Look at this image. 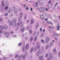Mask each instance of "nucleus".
<instances>
[{
  "label": "nucleus",
  "mask_w": 60,
  "mask_h": 60,
  "mask_svg": "<svg viewBox=\"0 0 60 60\" xmlns=\"http://www.w3.org/2000/svg\"><path fill=\"white\" fill-rule=\"evenodd\" d=\"M3 29H4V27L2 26H1L0 27V33L1 34H2L3 33V31H2V30H3Z\"/></svg>",
  "instance_id": "7ed1b4c3"
},
{
  "label": "nucleus",
  "mask_w": 60,
  "mask_h": 60,
  "mask_svg": "<svg viewBox=\"0 0 60 60\" xmlns=\"http://www.w3.org/2000/svg\"><path fill=\"white\" fill-rule=\"evenodd\" d=\"M25 27H23L22 28L21 30V32H22V33H23L25 31Z\"/></svg>",
  "instance_id": "9b49d317"
},
{
  "label": "nucleus",
  "mask_w": 60,
  "mask_h": 60,
  "mask_svg": "<svg viewBox=\"0 0 60 60\" xmlns=\"http://www.w3.org/2000/svg\"><path fill=\"white\" fill-rule=\"evenodd\" d=\"M38 4V2H36L35 4V7H38V4Z\"/></svg>",
  "instance_id": "393cba45"
},
{
  "label": "nucleus",
  "mask_w": 60,
  "mask_h": 60,
  "mask_svg": "<svg viewBox=\"0 0 60 60\" xmlns=\"http://www.w3.org/2000/svg\"><path fill=\"white\" fill-rule=\"evenodd\" d=\"M28 7H27V8H26L25 9L26 10H28Z\"/></svg>",
  "instance_id": "e2e57ef3"
},
{
  "label": "nucleus",
  "mask_w": 60,
  "mask_h": 60,
  "mask_svg": "<svg viewBox=\"0 0 60 60\" xmlns=\"http://www.w3.org/2000/svg\"><path fill=\"white\" fill-rule=\"evenodd\" d=\"M42 9V12H43V11H44V9Z\"/></svg>",
  "instance_id": "338daca9"
},
{
  "label": "nucleus",
  "mask_w": 60,
  "mask_h": 60,
  "mask_svg": "<svg viewBox=\"0 0 60 60\" xmlns=\"http://www.w3.org/2000/svg\"><path fill=\"white\" fill-rule=\"evenodd\" d=\"M9 56H12V54L11 53H10L9 54Z\"/></svg>",
  "instance_id": "052dcab7"
},
{
  "label": "nucleus",
  "mask_w": 60,
  "mask_h": 60,
  "mask_svg": "<svg viewBox=\"0 0 60 60\" xmlns=\"http://www.w3.org/2000/svg\"><path fill=\"white\" fill-rule=\"evenodd\" d=\"M8 15V13H6L4 14L5 16H7Z\"/></svg>",
  "instance_id": "bf43d9fd"
},
{
  "label": "nucleus",
  "mask_w": 60,
  "mask_h": 60,
  "mask_svg": "<svg viewBox=\"0 0 60 60\" xmlns=\"http://www.w3.org/2000/svg\"><path fill=\"white\" fill-rule=\"evenodd\" d=\"M43 14L44 15H45V16H48V15L46 12H43Z\"/></svg>",
  "instance_id": "a878e982"
},
{
  "label": "nucleus",
  "mask_w": 60,
  "mask_h": 60,
  "mask_svg": "<svg viewBox=\"0 0 60 60\" xmlns=\"http://www.w3.org/2000/svg\"><path fill=\"white\" fill-rule=\"evenodd\" d=\"M15 10V8L14 7H13L12 8V10L13 11H14Z\"/></svg>",
  "instance_id": "ea45409f"
},
{
  "label": "nucleus",
  "mask_w": 60,
  "mask_h": 60,
  "mask_svg": "<svg viewBox=\"0 0 60 60\" xmlns=\"http://www.w3.org/2000/svg\"><path fill=\"white\" fill-rule=\"evenodd\" d=\"M16 25H17V24L16 23H15L14 24L13 26H15Z\"/></svg>",
  "instance_id": "13d9d810"
},
{
  "label": "nucleus",
  "mask_w": 60,
  "mask_h": 60,
  "mask_svg": "<svg viewBox=\"0 0 60 60\" xmlns=\"http://www.w3.org/2000/svg\"><path fill=\"white\" fill-rule=\"evenodd\" d=\"M5 4L6 6H8L9 5V2L8 1H6L5 2Z\"/></svg>",
  "instance_id": "423d86ee"
},
{
  "label": "nucleus",
  "mask_w": 60,
  "mask_h": 60,
  "mask_svg": "<svg viewBox=\"0 0 60 60\" xmlns=\"http://www.w3.org/2000/svg\"><path fill=\"white\" fill-rule=\"evenodd\" d=\"M33 56L32 55H31L30 56V59H32L33 58Z\"/></svg>",
  "instance_id": "c03bdc74"
},
{
  "label": "nucleus",
  "mask_w": 60,
  "mask_h": 60,
  "mask_svg": "<svg viewBox=\"0 0 60 60\" xmlns=\"http://www.w3.org/2000/svg\"><path fill=\"white\" fill-rule=\"evenodd\" d=\"M12 21L10 22V25H12Z\"/></svg>",
  "instance_id": "a19ab883"
},
{
  "label": "nucleus",
  "mask_w": 60,
  "mask_h": 60,
  "mask_svg": "<svg viewBox=\"0 0 60 60\" xmlns=\"http://www.w3.org/2000/svg\"><path fill=\"white\" fill-rule=\"evenodd\" d=\"M60 26H59V23H58L56 26V28H58V29H59L60 28Z\"/></svg>",
  "instance_id": "aec40b11"
},
{
  "label": "nucleus",
  "mask_w": 60,
  "mask_h": 60,
  "mask_svg": "<svg viewBox=\"0 0 60 60\" xmlns=\"http://www.w3.org/2000/svg\"><path fill=\"white\" fill-rule=\"evenodd\" d=\"M27 17V16L26 15H25V16L24 17V19L25 20L26 19V18Z\"/></svg>",
  "instance_id": "72a5a7b5"
},
{
  "label": "nucleus",
  "mask_w": 60,
  "mask_h": 60,
  "mask_svg": "<svg viewBox=\"0 0 60 60\" xmlns=\"http://www.w3.org/2000/svg\"><path fill=\"white\" fill-rule=\"evenodd\" d=\"M24 25V23L22 22H18V23L17 24V26H20L21 27H22Z\"/></svg>",
  "instance_id": "f257e3e1"
},
{
  "label": "nucleus",
  "mask_w": 60,
  "mask_h": 60,
  "mask_svg": "<svg viewBox=\"0 0 60 60\" xmlns=\"http://www.w3.org/2000/svg\"><path fill=\"white\" fill-rule=\"evenodd\" d=\"M53 35L54 37H55V36H56V33H53Z\"/></svg>",
  "instance_id": "c9c22d12"
},
{
  "label": "nucleus",
  "mask_w": 60,
  "mask_h": 60,
  "mask_svg": "<svg viewBox=\"0 0 60 60\" xmlns=\"http://www.w3.org/2000/svg\"><path fill=\"white\" fill-rule=\"evenodd\" d=\"M50 40V37H47L45 40V43L46 44H47L49 42V41Z\"/></svg>",
  "instance_id": "f03ea898"
},
{
  "label": "nucleus",
  "mask_w": 60,
  "mask_h": 60,
  "mask_svg": "<svg viewBox=\"0 0 60 60\" xmlns=\"http://www.w3.org/2000/svg\"><path fill=\"white\" fill-rule=\"evenodd\" d=\"M18 10L17 9H16L15 11V13H17L18 11Z\"/></svg>",
  "instance_id": "bb28decb"
},
{
  "label": "nucleus",
  "mask_w": 60,
  "mask_h": 60,
  "mask_svg": "<svg viewBox=\"0 0 60 60\" xmlns=\"http://www.w3.org/2000/svg\"><path fill=\"white\" fill-rule=\"evenodd\" d=\"M34 51H36L37 50V49L36 47H34Z\"/></svg>",
  "instance_id": "58836bf2"
},
{
  "label": "nucleus",
  "mask_w": 60,
  "mask_h": 60,
  "mask_svg": "<svg viewBox=\"0 0 60 60\" xmlns=\"http://www.w3.org/2000/svg\"><path fill=\"white\" fill-rule=\"evenodd\" d=\"M16 35H14L12 37H16Z\"/></svg>",
  "instance_id": "680f3d73"
},
{
  "label": "nucleus",
  "mask_w": 60,
  "mask_h": 60,
  "mask_svg": "<svg viewBox=\"0 0 60 60\" xmlns=\"http://www.w3.org/2000/svg\"><path fill=\"white\" fill-rule=\"evenodd\" d=\"M30 34H31L33 33V30L32 29H30L29 31Z\"/></svg>",
  "instance_id": "6e6552de"
},
{
  "label": "nucleus",
  "mask_w": 60,
  "mask_h": 60,
  "mask_svg": "<svg viewBox=\"0 0 60 60\" xmlns=\"http://www.w3.org/2000/svg\"><path fill=\"white\" fill-rule=\"evenodd\" d=\"M5 36L6 37H9V34L8 33H6L5 34Z\"/></svg>",
  "instance_id": "cd10ccee"
},
{
  "label": "nucleus",
  "mask_w": 60,
  "mask_h": 60,
  "mask_svg": "<svg viewBox=\"0 0 60 60\" xmlns=\"http://www.w3.org/2000/svg\"><path fill=\"white\" fill-rule=\"evenodd\" d=\"M48 56V54L46 53L45 55V57H47Z\"/></svg>",
  "instance_id": "a18cd8bd"
},
{
  "label": "nucleus",
  "mask_w": 60,
  "mask_h": 60,
  "mask_svg": "<svg viewBox=\"0 0 60 60\" xmlns=\"http://www.w3.org/2000/svg\"><path fill=\"white\" fill-rule=\"evenodd\" d=\"M43 55L41 56H40L39 57V59H41L40 60H44V59H43Z\"/></svg>",
  "instance_id": "39448f33"
},
{
  "label": "nucleus",
  "mask_w": 60,
  "mask_h": 60,
  "mask_svg": "<svg viewBox=\"0 0 60 60\" xmlns=\"http://www.w3.org/2000/svg\"><path fill=\"white\" fill-rule=\"evenodd\" d=\"M37 37L35 36L34 38V39H36V40H37Z\"/></svg>",
  "instance_id": "0e129e2a"
},
{
  "label": "nucleus",
  "mask_w": 60,
  "mask_h": 60,
  "mask_svg": "<svg viewBox=\"0 0 60 60\" xmlns=\"http://www.w3.org/2000/svg\"><path fill=\"white\" fill-rule=\"evenodd\" d=\"M41 42H42V43H43V44H44V40L43 39H42L41 40Z\"/></svg>",
  "instance_id": "f704fd0d"
},
{
  "label": "nucleus",
  "mask_w": 60,
  "mask_h": 60,
  "mask_svg": "<svg viewBox=\"0 0 60 60\" xmlns=\"http://www.w3.org/2000/svg\"><path fill=\"white\" fill-rule=\"evenodd\" d=\"M47 7L49 8H50L52 7V4H48Z\"/></svg>",
  "instance_id": "f8f14e48"
},
{
  "label": "nucleus",
  "mask_w": 60,
  "mask_h": 60,
  "mask_svg": "<svg viewBox=\"0 0 60 60\" xmlns=\"http://www.w3.org/2000/svg\"><path fill=\"white\" fill-rule=\"evenodd\" d=\"M18 56H19L18 55H16L15 56V57L16 58H17V57H18Z\"/></svg>",
  "instance_id": "4d7b16f0"
},
{
  "label": "nucleus",
  "mask_w": 60,
  "mask_h": 60,
  "mask_svg": "<svg viewBox=\"0 0 60 60\" xmlns=\"http://www.w3.org/2000/svg\"><path fill=\"white\" fill-rule=\"evenodd\" d=\"M59 35H60V34H56V36H57V37H58V36H59Z\"/></svg>",
  "instance_id": "603ef678"
},
{
  "label": "nucleus",
  "mask_w": 60,
  "mask_h": 60,
  "mask_svg": "<svg viewBox=\"0 0 60 60\" xmlns=\"http://www.w3.org/2000/svg\"><path fill=\"white\" fill-rule=\"evenodd\" d=\"M7 58L5 56H4L3 57V59H4V60H6V59H7Z\"/></svg>",
  "instance_id": "473e14b6"
},
{
  "label": "nucleus",
  "mask_w": 60,
  "mask_h": 60,
  "mask_svg": "<svg viewBox=\"0 0 60 60\" xmlns=\"http://www.w3.org/2000/svg\"><path fill=\"white\" fill-rule=\"evenodd\" d=\"M49 44L47 45L46 46L45 48L46 49H47L49 47Z\"/></svg>",
  "instance_id": "b1692460"
},
{
  "label": "nucleus",
  "mask_w": 60,
  "mask_h": 60,
  "mask_svg": "<svg viewBox=\"0 0 60 60\" xmlns=\"http://www.w3.org/2000/svg\"><path fill=\"white\" fill-rule=\"evenodd\" d=\"M3 27L4 29H7L8 28V27H7V26L5 25H4L3 26Z\"/></svg>",
  "instance_id": "9d476101"
},
{
  "label": "nucleus",
  "mask_w": 60,
  "mask_h": 60,
  "mask_svg": "<svg viewBox=\"0 0 60 60\" xmlns=\"http://www.w3.org/2000/svg\"><path fill=\"white\" fill-rule=\"evenodd\" d=\"M25 46H23V48H22V51H24L25 50Z\"/></svg>",
  "instance_id": "5701e85b"
},
{
  "label": "nucleus",
  "mask_w": 60,
  "mask_h": 60,
  "mask_svg": "<svg viewBox=\"0 0 60 60\" xmlns=\"http://www.w3.org/2000/svg\"><path fill=\"white\" fill-rule=\"evenodd\" d=\"M52 57L53 55H52V54L51 53L50 54L49 56V60H50V59H52Z\"/></svg>",
  "instance_id": "20e7f679"
},
{
  "label": "nucleus",
  "mask_w": 60,
  "mask_h": 60,
  "mask_svg": "<svg viewBox=\"0 0 60 60\" xmlns=\"http://www.w3.org/2000/svg\"><path fill=\"white\" fill-rule=\"evenodd\" d=\"M34 22V20L33 19H32L31 20V24H33Z\"/></svg>",
  "instance_id": "a211bd4d"
},
{
  "label": "nucleus",
  "mask_w": 60,
  "mask_h": 60,
  "mask_svg": "<svg viewBox=\"0 0 60 60\" xmlns=\"http://www.w3.org/2000/svg\"><path fill=\"white\" fill-rule=\"evenodd\" d=\"M58 56L60 57V52H59L58 54Z\"/></svg>",
  "instance_id": "69168bd1"
},
{
  "label": "nucleus",
  "mask_w": 60,
  "mask_h": 60,
  "mask_svg": "<svg viewBox=\"0 0 60 60\" xmlns=\"http://www.w3.org/2000/svg\"><path fill=\"white\" fill-rule=\"evenodd\" d=\"M17 21V19H14L12 20V22L13 23H15Z\"/></svg>",
  "instance_id": "dca6fc26"
},
{
  "label": "nucleus",
  "mask_w": 60,
  "mask_h": 60,
  "mask_svg": "<svg viewBox=\"0 0 60 60\" xmlns=\"http://www.w3.org/2000/svg\"><path fill=\"white\" fill-rule=\"evenodd\" d=\"M24 6V7H25V8H26L27 7V6L25 4H24L23 5Z\"/></svg>",
  "instance_id": "09e8293b"
},
{
  "label": "nucleus",
  "mask_w": 60,
  "mask_h": 60,
  "mask_svg": "<svg viewBox=\"0 0 60 60\" xmlns=\"http://www.w3.org/2000/svg\"><path fill=\"white\" fill-rule=\"evenodd\" d=\"M43 36H44V34L43 33H42L40 35V37L42 38L43 37Z\"/></svg>",
  "instance_id": "c756f323"
},
{
  "label": "nucleus",
  "mask_w": 60,
  "mask_h": 60,
  "mask_svg": "<svg viewBox=\"0 0 60 60\" xmlns=\"http://www.w3.org/2000/svg\"><path fill=\"white\" fill-rule=\"evenodd\" d=\"M29 22V19H28L27 21V23H28Z\"/></svg>",
  "instance_id": "6e6d98bb"
},
{
  "label": "nucleus",
  "mask_w": 60,
  "mask_h": 60,
  "mask_svg": "<svg viewBox=\"0 0 60 60\" xmlns=\"http://www.w3.org/2000/svg\"><path fill=\"white\" fill-rule=\"evenodd\" d=\"M19 17L20 18H22V17H23V14H22V12H21L20 13L19 15Z\"/></svg>",
  "instance_id": "0eeeda50"
},
{
  "label": "nucleus",
  "mask_w": 60,
  "mask_h": 60,
  "mask_svg": "<svg viewBox=\"0 0 60 60\" xmlns=\"http://www.w3.org/2000/svg\"><path fill=\"white\" fill-rule=\"evenodd\" d=\"M51 22H50V21H48L47 22V23L48 24H50Z\"/></svg>",
  "instance_id": "864d4df0"
},
{
  "label": "nucleus",
  "mask_w": 60,
  "mask_h": 60,
  "mask_svg": "<svg viewBox=\"0 0 60 60\" xmlns=\"http://www.w3.org/2000/svg\"><path fill=\"white\" fill-rule=\"evenodd\" d=\"M8 7L7 6H6L5 7V10H7V9H8Z\"/></svg>",
  "instance_id": "4c0bfd02"
},
{
  "label": "nucleus",
  "mask_w": 60,
  "mask_h": 60,
  "mask_svg": "<svg viewBox=\"0 0 60 60\" xmlns=\"http://www.w3.org/2000/svg\"><path fill=\"white\" fill-rule=\"evenodd\" d=\"M48 28L50 29H52V26H49Z\"/></svg>",
  "instance_id": "e433bc0d"
},
{
  "label": "nucleus",
  "mask_w": 60,
  "mask_h": 60,
  "mask_svg": "<svg viewBox=\"0 0 60 60\" xmlns=\"http://www.w3.org/2000/svg\"><path fill=\"white\" fill-rule=\"evenodd\" d=\"M1 4L2 7H4L5 6V5L4 3V1H3L1 3Z\"/></svg>",
  "instance_id": "1a4fd4ad"
},
{
  "label": "nucleus",
  "mask_w": 60,
  "mask_h": 60,
  "mask_svg": "<svg viewBox=\"0 0 60 60\" xmlns=\"http://www.w3.org/2000/svg\"><path fill=\"white\" fill-rule=\"evenodd\" d=\"M40 52L39 51H38L36 54L37 56H39V55H40Z\"/></svg>",
  "instance_id": "6ab92c4d"
},
{
  "label": "nucleus",
  "mask_w": 60,
  "mask_h": 60,
  "mask_svg": "<svg viewBox=\"0 0 60 60\" xmlns=\"http://www.w3.org/2000/svg\"><path fill=\"white\" fill-rule=\"evenodd\" d=\"M22 44V43H21V42H20L19 43V44L18 45L20 46H21V45Z\"/></svg>",
  "instance_id": "37998d69"
},
{
  "label": "nucleus",
  "mask_w": 60,
  "mask_h": 60,
  "mask_svg": "<svg viewBox=\"0 0 60 60\" xmlns=\"http://www.w3.org/2000/svg\"><path fill=\"white\" fill-rule=\"evenodd\" d=\"M34 50V48L32 47L30 49V53H32L33 51Z\"/></svg>",
  "instance_id": "412c9836"
},
{
  "label": "nucleus",
  "mask_w": 60,
  "mask_h": 60,
  "mask_svg": "<svg viewBox=\"0 0 60 60\" xmlns=\"http://www.w3.org/2000/svg\"><path fill=\"white\" fill-rule=\"evenodd\" d=\"M36 48L37 49H39L40 48V45H36Z\"/></svg>",
  "instance_id": "4be33fe9"
},
{
  "label": "nucleus",
  "mask_w": 60,
  "mask_h": 60,
  "mask_svg": "<svg viewBox=\"0 0 60 60\" xmlns=\"http://www.w3.org/2000/svg\"><path fill=\"white\" fill-rule=\"evenodd\" d=\"M26 49H29V45L28 44H27L26 46Z\"/></svg>",
  "instance_id": "f3484780"
},
{
  "label": "nucleus",
  "mask_w": 60,
  "mask_h": 60,
  "mask_svg": "<svg viewBox=\"0 0 60 60\" xmlns=\"http://www.w3.org/2000/svg\"><path fill=\"white\" fill-rule=\"evenodd\" d=\"M37 36H39V31H38L37 32Z\"/></svg>",
  "instance_id": "79ce46f5"
},
{
  "label": "nucleus",
  "mask_w": 60,
  "mask_h": 60,
  "mask_svg": "<svg viewBox=\"0 0 60 60\" xmlns=\"http://www.w3.org/2000/svg\"><path fill=\"white\" fill-rule=\"evenodd\" d=\"M11 11H12V9L11 8H10L8 10V12L10 13V12H11Z\"/></svg>",
  "instance_id": "7c9ffc66"
},
{
  "label": "nucleus",
  "mask_w": 60,
  "mask_h": 60,
  "mask_svg": "<svg viewBox=\"0 0 60 60\" xmlns=\"http://www.w3.org/2000/svg\"><path fill=\"white\" fill-rule=\"evenodd\" d=\"M39 24L38 23L36 25V29H37L39 27Z\"/></svg>",
  "instance_id": "4468645a"
},
{
  "label": "nucleus",
  "mask_w": 60,
  "mask_h": 60,
  "mask_svg": "<svg viewBox=\"0 0 60 60\" xmlns=\"http://www.w3.org/2000/svg\"><path fill=\"white\" fill-rule=\"evenodd\" d=\"M23 55H22L20 56H19V58H21L23 57Z\"/></svg>",
  "instance_id": "2f4dec72"
},
{
  "label": "nucleus",
  "mask_w": 60,
  "mask_h": 60,
  "mask_svg": "<svg viewBox=\"0 0 60 60\" xmlns=\"http://www.w3.org/2000/svg\"><path fill=\"white\" fill-rule=\"evenodd\" d=\"M29 26H28L27 27L26 30H29Z\"/></svg>",
  "instance_id": "3c124183"
},
{
  "label": "nucleus",
  "mask_w": 60,
  "mask_h": 60,
  "mask_svg": "<svg viewBox=\"0 0 60 60\" xmlns=\"http://www.w3.org/2000/svg\"><path fill=\"white\" fill-rule=\"evenodd\" d=\"M36 34V32L35 31H34V35H35Z\"/></svg>",
  "instance_id": "5fc2aeb1"
},
{
  "label": "nucleus",
  "mask_w": 60,
  "mask_h": 60,
  "mask_svg": "<svg viewBox=\"0 0 60 60\" xmlns=\"http://www.w3.org/2000/svg\"><path fill=\"white\" fill-rule=\"evenodd\" d=\"M54 52V54L55 55H56V54H57V52L56 51Z\"/></svg>",
  "instance_id": "8fccbe9b"
},
{
  "label": "nucleus",
  "mask_w": 60,
  "mask_h": 60,
  "mask_svg": "<svg viewBox=\"0 0 60 60\" xmlns=\"http://www.w3.org/2000/svg\"><path fill=\"white\" fill-rule=\"evenodd\" d=\"M49 46L50 47H52V45H53V42L51 41L50 44L49 45Z\"/></svg>",
  "instance_id": "2eb2a0df"
},
{
  "label": "nucleus",
  "mask_w": 60,
  "mask_h": 60,
  "mask_svg": "<svg viewBox=\"0 0 60 60\" xmlns=\"http://www.w3.org/2000/svg\"><path fill=\"white\" fill-rule=\"evenodd\" d=\"M1 21H3V19H1V18L0 17V22H1Z\"/></svg>",
  "instance_id": "49530a36"
},
{
  "label": "nucleus",
  "mask_w": 60,
  "mask_h": 60,
  "mask_svg": "<svg viewBox=\"0 0 60 60\" xmlns=\"http://www.w3.org/2000/svg\"><path fill=\"white\" fill-rule=\"evenodd\" d=\"M26 55H24L23 57V59H25V58L26 57Z\"/></svg>",
  "instance_id": "de8ad7c7"
},
{
  "label": "nucleus",
  "mask_w": 60,
  "mask_h": 60,
  "mask_svg": "<svg viewBox=\"0 0 60 60\" xmlns=\"http://www.w3.org/2000/svg\"><path fill=\"white\" fill-rule=\"evenodd\" d=\"M40 18L41 19H44V18H45V17H44V16H43V15H41L40 16Z\"/></svg>",
  "instance_id": "ddd939ff"
},
{
  "label": "nucleus",
  "mask_w": 60,
  "mask_h": 60,
  "mask_svg": "<svg viewBox=\"0 0 60 60\" xmlns=\"http://www.w3.org/2000/svg\"><path fill=\"white\" fill-rule=\"evenodd\" d=\"M33 40V37L31 36V37L30 38V41H32Z\"/></svg>",
  "instance_id": "c85d7f7f"
},
{
  "label": "nucleus",
  "mask_w": 60,
  "mask_h": 60,
  "mask_svg": "<svg viewBox=\"0 0 60 60\" xmlns=\"http://www.w3.org/2000/svg\"><path fill=\"white\" fill-rule=\"evenodd\" d=\"M11 34H12L13 33V32L12 31H11L10 33Z\"/></svg>",
  "instance_id": "774afa93"
}]
</instances>
